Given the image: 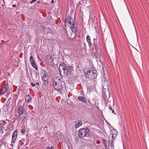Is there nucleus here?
<instances>
[{"label": "nucleus", "mask_w": 149, "mask_h": 149, "mask_svg": "<svg viewBox=\"0 0 149 149\" xmlns=\"http://www.w3.org/2000/svg\"><path fill=\"white\" fill-rule=\"evenodd\" d=\"M67 21L69 27L71 29L73 33H75L77 29V24L75 22H74L73 19L70 16H68Z\"/></svg>", "instance_id": "obj_3"}, {"label": "nucleus", "mask_w": 149, "mask_h": 149, "mask_svg": "<svg viewBox=\"0 0 149 149\" xmlns=\"http://www.w3.org/2000/svg\"><path fill=\"white\" fill-rule=\"evenodd\" d=\"M53 85L55 89L59 91L61 90L64 82L59 77L54 76L52 77Z\"/></svg>", "instance_id": "obj_1"}, {"label": "nucleus", "mask_w": 149, "mask_h": 149, "mask_svg": "<svg viewBox=\"0 0 149 149\" xmlns=\"http://www.w3.org/2000/svg\"><path fill=\"white\" fill-rule=\"evenodd\" d=\"M89 132V130L87 128L81 129L79 131L78 136L79 138H83L86 136Z\"/></svg>", "instance_id": "obj_6"}, {"label": "nucleus", "mask_w": 149, "mask_h": 149, "mask_svg": "<svg viewBox=\"0 0 149 149\" xmlns=\"http://www.w3.org/2000/svg\"><path fill=\"white\" fill-rule=\"evenodd\" d=\"M113 135H112V138H113Z\"/></svg>", "instance_id": "obj_33"}, {"label": "nucleus", "mask_w": 149, "mask_h": 149, "mask_svg": "<svg viewBox=\"0 0 149 149\" xmlns=\"http://www.w3.org/2000/svg\"><path fill=\"white\" fill-rule=\"evenodd\" d=\"M40 3V2H39V1H38V3Z\"/></svg>", "instance_id": "obj_31"}, {"label": "nucleus", "mask_w": 149, "mask_h": 149, "mask_svg": "<svg viewBox=\"0 0 149 149\" xmlns=\"http://www.w3.org/2000/svg\"><path fill=\"white\" fill-rule=\"evenodd\" d=\"M82 123L81 120H78L76 123L75 127L77 128L79 127L82 125Z\"/></svg>", "instance_id": "obj_12"}, {"label": "nucleus", "mask_w": 149, "mask_h": 149, "mask_svg": "<svg viewBox=\"0 0 149 149\" xmlns=\"http://www.w3.org/2000/svg\"><path fill=\"white\" fill-rule=\"evenodd\" d=\"M25 132V130L24 127H22L21 129V132L22 133H24Z\"/></svg>", "instance_id": "obj_19"}, {"label": "nucleus", "mask_w": 149, "mask_h": 149, "mask_svg": "<svg viewBox=\"0 0 149 149\" xmlns=\"http://www.w3.org/2000/svg\"><path fill=\"white\" fill-rule=\"evenodd\" d=\"M109 109L111 110H113L112 109V108L111 107H109Z\"/></svg>", "instance_id": "obj_28"}, {"label": "nucleus", "mask_w": 149, "mask_h": 149, "mask_svg": "<svg viewBox=\"0 0 149 149\" xmlns=\"http://www.w3.org/2000/svg\"><path fill=\"white\" fill-rule=\"evenodd\" d=\"M72 70L71 66L67 67L66 65L60 66L59 68V71L60 74L63 73L64 75L66 76L69 72H70Z\"/></svg>", "instance_id": "obj_5"}, {"label": "nucleus", "mask_w": 149, "mask_h": 149, "mask_svg": "<svg viewBox=\"0 0 149 149\" xmlns=\"http://www.w3.org/2000/svg\"><path fill=\"white\" fill-rule=\"evenodd\" d=\"M46 149H54V147L53 146H51L50 147L49 146H47L46 147Z\"/></svg>", "instance_id": "obj_18"}, {"label": "nucleus", "mask_w": 149, "mask_h": 149, "mask_svg": "<svg viewBox=\"0 0 149 149\" xmlns=\"http://www.w3.org/2000/svg\"><path fill=\"white\" fill-rule=\"evenodd\" d=\"M78 100L81 101L85 103H87L86 99L84 97L81 96L79 97L78 98Z\"/></svg>", "instance_id": "obj_11"}, {"label": "nucleus", "mask_w": 149, "mask_h": 149, "mask_svg": "<svg viewBox=\"0 0 149 149\" xmlns=\"http://www.w3.org/2000/svg\"><path fill=\"white\" fill-rule=\"evenodd\" d=\"M18 134V130L17 129L15 130L13 132L12 135L10 146L13 148L16 141Z\"/></svg>", "instance_id": "obj_7"}, {"label": "nucleus", "mask_w": 149, "mask_h": 149, "mask_svg": "<svg viewBox=\"0 0 149 149\" xmlns=\"http://www.w3.org/2000/svg\"><path fill=\"white\" fill-rule=\"evenodd\" d=\"M36 1V0H32L30 2V3L31 4L35 2Z\"/></svg>", "instance_id": "obj_21"}, {"label": "nucleus", "mask_w": 149, "mask_h": 149, "mask_svg": "<svg viewBox=\"0 0 149 149\" xmlns=\"http://www.w3.org/2000/svg\"><path fill=\"white\" fill-rule=\"evenodd\" d=\"M6 121L10 122V120L7 119L5 120H1L0 121V133L2 134L6 132L7 130L8 126L7 122Z\"/></svg>", "instance_id": "obj_4"}, {"label": "nucleus", "mask_w": 149, "mask_h": 149, "mask_svg": "<svg viewBox=\"0 0 149 149\" xmlns=\"http://www.w3.org/2000/svg\"><path fill=\"white\" fill-rule=\"evenodd\" d=\"M102 141L103 142V144L104 145L105 147L107 146V141L104 139H102Z\"/></svg>", "instance_id": "obj_17"}, {"label": "nucleus", "mask_w": 149, "mask_h": 149, "mask_svg": "<svg viewBox=\"0 0 149 149\" xmlns=\"http://www.w3.org/2000/svg\"><path fill=\"white\" fill-rule=\"evenodd\" d=\"M17 111L19 115L21 116L23 114L25 111L24 107L22 106H20L19 107Z\"/></svg>", "instance_id": "obj_9"}, {"label": "nucleus", "mask_w": 149, "mask_h": 149, "mask_svg": "<svg viewBox=\"0 0 149 149\" xmlns=\"http://www.w3.org/2000/svg\"><path fill=\"white\" fill-rule=\"evenodd\" d=\"M6 92V90H4L0 88V94H3Z\"/></svg>", "instance_id": "obj_16"}, {"label": "nucleus", "mask_w": 149, "mask_h": 149, "mask_svg": "<svg viewBox=\"0 0 149 149\" xmlns=\"http://www.w3.org/2000/svg\"><path fill=\"white\" fill-rule=\"evenodd\" d=\"M86 40L87 42L88 43V45L90 47L91 45V41L90 39V36L89 35H87L86 36Z\"/></svg>", "instance_id": "obj_14"}, {"label": "nucleus", "mask_w": 149, "mask_h": 149, "mask_svg": "<svg viewBox=\"0 0 149 149\" xmlns=\"http://www.w3.org/2000/svg\"><path fill=\"white\" fill-rule=\"evenodd\" d=\"M42 80L45 85H46L48 83V81H47V78H43L42 79Z\"/></svg>", "instance_id": "obj_15"}, {"label": "nucleus", "mask_w": 149, "mask_h": 149, "mask_svg": "<svg viewBox=\"0 0 149 149\" xmlns=\"http://www.w3.org/2000/svg\"><path fill=\"white\" fill-rule=\"evenodd\" d=\"M97 71L95 70H90L86 72L84 75L86 78L90 79H96L97 76Z\"/></svg>", "instance_id": "obj_2"}, {"label": "nucleus", "mask_w": 149, "mask_h": 149, "mask_svg": "<svg viewBox=\"0 0 149 149\" xmlns=\"http://www.w3.org/2000/svg\"><path fill=\"white\" fill-rule=\"evenodd\" d=\"M75 141H76V143H77V142L78 141V138L77 136L76 137V138H75Z\"/></svg>", "instance_id": "obj_20"}, {"label": "nucleus", "mask_w": 149, "mask_h": 149, "mask_svg": "<svg viewBox=\"0 0 149 149\" xmlns=\"http://www.w3.org/2000/svg\"><path fill=\"white\" fill-rule=\"evenodd\" d=\"M29 61L32 67L33 68L36 70H38V67L37 65L36 64L34 58L32 56H31L30 57Z\"/></svg>", "instance_id": "obj_8"}, {"label": "nucleus", "mask_w": 149, "mask_h": 149, "mask_svg": "<svg viewBox=\"0 0 149 149\" xmlns=\"http://www.w3.org/2000/svg\"><path fill=\"white\" fill-rule=\"evenodd\" d=\"M65 23H66V21H65Z\"/></svg>", "instance_id": "obj_32"}, {"label": "nucleus", "mask_w": 149, "mask_h": 149, "mask_svg": "<svg viewBox=\"0 0 149 149\" xmlns=\"http://www.w3.org/2000/svg\"><path fill=\"white\" fill-rule=\"evenodd\" d=\"M85 139H83V140H85Z\"/></svg>", "instance_id": "obj_34"}, {"label": "nucleus", "mask_w": 149, "mask_h": 149, "mask_svg": "<svg viewBox=\"0 0 149 149\" xmlns=\"http://www.w3.org/2000/svg\"><path fill=\"white\" fill-rule=\"evenodd\" d=\"M113 131H114L115 132H116V130H114Z\"/></svg>", "instance_id": "obj_30"}, {"label": "nucleus", "mask_w": 149, "mask_h": 149, "mask_svg": "<svg viewBox=\"0 0 149 149\" xmlns=\"http://www.w3.org/2000/svg\"><path fill=\"white\" fill-rule=\"evenodd\" d=\"M8 89V88L6 86L5 87V88L4 90H6V92L7 91V90Z\"/></svg>", "instance_id": "obj_24"}, {"label": "nucleus", "mask_w": 149, "mask_h": 149, "mask_svg": "<svg viewBox=\"0 0 149 149\" xmlns=\"http://www.w3.org/2000/svg\"><path fill=\"white\" fill-rule=\"evenodd\" d=\"M35 84H36V85H39V84L38 83H36Z\"/></svg>", "instance_id": "obj_27"}, {"label": "nucleus", "mask_w": 149, "mask_h": 149, "mask_svg": "<svg viewBox=\"0 0 149 149\" xmlns=\"http://www.w3.org/2000/svg\"><path fill=\"white\" fill-rule=\"evenodd\" d=\"M54 2V0H52V3H53Z\"/></svg>", "instance_id": "obj_29"}, {"label": "nucleus", "mask_w": 149, "mask_h": 149, "mask_svg": "<svg viewBox=\"0 0 149 149\" xmlns=\"http://www.w3.org/2000/svg\"><path fill=\"white\" fill-rule=\"evenodd\" d=\"M31 100V97L28 95L25 98L26 102L27 103L30 102Z\"/></svg>", "instance_id": "obj_13"}, {"label": "nucleus", "mask_w": 149, "mask_h": 149, "mask_svg": "<svg viewBox=\"0 0 149 149\" xmlns=\"http://www.w3.org/2000/svg\"><path fill=\"white\" fill-rule=\"evenodd\" d=\"M12 7H16V5L15 4H13L12 5Z\"/></svg>", "instance_id": "obj_25"}, {"label": "nucleus", "mask_w": 149, "mask_h": 149, "mask_svg": "<svg viewBox=\"0 0 149 149\" xmlns=\"http://www.w3.org/2000/svg\"><path fill=\"white\" fill-rule=\"evenodd\" d=\"M31 85L33 87H34L35 86V84H33V83L32 82L31 83Z\"/></svg>", "instance_id": "obj_22"}, {"label": "nucleus", "mask_w": 149, "mask_h": 149, "mask_svg": "<svg viewBox=\"0 0 149 149\" xmlns=\"http://www.w3.org/2000/svg\"><path fill=\"white\" fill-rule=\"evenodd\" d=\"M26 118V116H24L23 118V120H25V119Z\"/></svg>", "instance_id": "obj_23"}, {"label": "nucleus", "mask_w": 149, "mask_h": 149, "mask_svg": "<svg viewBox=\"0 0 149 149\" xmlns=\"http://www.w3.org/2000/svg\"><path fill=\"white\" fill-rule=\"evenodd\" d=\"M112 112L113 113H114V114H116V113H115L114 111V110H112Z\"/></svg>", "instance_id": "obj_26"}, {"label": "nucleus", "mask_w": 149, "mask_h": 149, "mask_svg": "<svg viewBox=\"0 0 149 149\" xmlns=\"http://www.w3.org/2000/svg\"><path fill=\"white\" fill-rule=\"evenodd\" d=\"M41 76L42 79L43 78H47V75L45 71H42L41 74Z\"/></svg>", "instance_id": "obj_10"}]
</instances>
